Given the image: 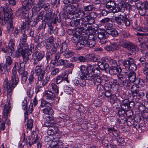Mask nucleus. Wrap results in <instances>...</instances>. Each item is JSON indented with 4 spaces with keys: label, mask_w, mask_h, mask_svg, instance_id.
Segmentation results:
<instances>
[{
    "label": "nucleus",
    "mask_w": 148,
    "mask_h": 148,
    "mask_svg": "<svg viewBox=\"0 0 148 148\" xmlns=\"http://www.w3.org/2000/svg\"><path fill=\"white\" fill-rule=\"evenodd\" d=\"M60 53L59 52H58L55 54L54 59L51 60L50 62L51 66H52V64L53 65V66H51L52 67L54 68L55 65L56 64H57V61L60 58Z\"/></svg>",
    "instance_id": "bb28decb"
},
{
    "label": "nucleus",
    "mask_w": 148,
    "mask_h": 148,
    "mask_svg": "<svg viewBox=\"0 0 148 148\" xmlns=\"http://www.w3.org/2000/svg\"><path fill=\"white\" fill-rule=\"evenodd\" d=\"M106 32L105 29H103L99 32L98 35L99 42L101 44H103L107 42V38L106 36Z\"/></svg>",
    "instance_id": "4468645a"
},
{
    "label": "nucleus",
    "mask_w": 148,
    "mask_h": 148,
    "mask_svg": "<svg viewBox=\"0 0 148 148\" xmlns=\"http://www.w3.org/2000/svg\"><path fill=\"white\" fill-rule=\"evenodd\" d=\"M27 89V93L28 96L30 98H32L34 94V90L31 85H29Z\"/></svg>",
    "instance_id": "a18cd8bd"
},
{
    "label": "nucleus",
    "mask_w": 148,
    "mask_h": 148,
    "mask_svg": "<svg viewBox=\"0 0 148 148\" xmlns=\"http://www.w3.org/2000/svg\"><path fill=\"white\" fill-rule=\"evenodd\" d=\"M145 108L147 110H148V101H146L145 102L144 105L143 104L140 105L138 107V109L140 111H145L146 109L143 110Z\"/></svg>",
    "instance_id": "37998d69"
},
{
    "label": "nucleus",
    "mask_w": 148,
    "mask_h": 148,
    "mask_svg": "<svg viewBox=\"0 0 148 148\" xmlns=\"http://www.w3.org/2000/svg\"><path fill=\"white\" fill-rule=\"evenodd\" d=\"M131 43L126 41H121L120 43V45L123 47L126 48L128 49Z\"/></svg>",
    "instance_id": "09e8293b"
},
{
    "label": "nucleus",
    "mask_w": 148,
    "mask_h": 148,
    "mask_svg": "<svg viewBox=\"0 0 148 148\" xmlns=\"http://www.w3.org/2000/svg\"><path fill=\"white\" fill-rule=\"evenodd\" d=\"M88 74V76L90 77L91 78V79L89 80L92 81L95 85H98L101 84V77L99 76H93V75L90 73Z\"/></svg>",
    "instance_id": "dca6fc26"
},
{
    "label": "nucleus",
    "mask_w": 148,
    "mask_h": 148,
    "mask_svg": "<svg viewBox=\"0 0 148 148\" xmlns=\"http://www.w3.org/2000/svg\"><path fill=\"white\" fill-rule=\"evenodd\" d=\"M44 86H40V85L36 84V92L38 93V92L42 91L43 89H44Z\"/></svg>",
    "instance_id": "680f3d73"
},
{
    "label": "nucleus",
    "mask_w": 148,
    "mask_h": 148,
    "mask_svg": "<svg viewBox=\"0 0 148 148\" xmlns=\"http://www.w3.org/2000/svg\"><path fill=\"white\" fill-rule=\"evenodd\" d=\"M43 8L46 11L45 18L46 19L53 18V15L52 14V10L50 8V6L48 3H44Z\"/></svg>",
    "instance_id": "f8f14e48"
},
{
    "label": "nucleus",
    "mask_w": 148,
    "mask_h": 148,
    "mask_svg": "<svg viewBox=\"0 0 148 148\" xmlns=\"http://www.w3.org/2000/svg\"><path fill=\"white\" fill-rule=\"evenodd\" d=\"M45 114V117L46 118H47V121L44 123L45 126L46 127H51L49 128L48 131H51L54 133L57 132L58 131V128L56 127L53 126L54 118L52 116L54 112H43Z\"/></svg>",
    "instance_id": "39448f33"
},
{
    "label": "nucleus",
    "mask_w": 148,
    "mask_h": 148,
    "mask_svg": "<svg viewBox=\"0 0 148 148\" xmlns=\"http://www.w3.org/2000/svg\"><path fill=\"white\" fill-rule=\"evenodd\" d=\"M145 42H141L139 45V46L142 48H143L145 49L144 50H141V52L143 54V55L145 54V57H147V56H148V53L146 52V50L148 49V45L145 44Z\"/></svg>",
    "instance_id": "cd10ccee"
},
{
    "label": "nucleus",
    "mask_w": 148,
    "mask_h": 148,
    "mask_svg": "<svg viewBox=\"0 0 148 148\" xmlns=\"http://www.w3.org/2000/svg\"><path fill=\"white\" fill-rule=\"evenodd\" d=\"M19 64L20 65L19 69H18V73L20 74H23L26 71H25V64L21 60H19Z\"/></svg>",
    "instance_id": "7c9ffc66"
},
{
    "label": "nucleus",
    "mask_w": 148,
    "mask_h": 148,
    "mask_svg": "<svg viewBox=\"0 0 148 148\" xmlns=\"http://www.w3.org/2000/svg\"><path fill=\"white\" fill-rule=\"evenodd\" d=\"M117 100L116 96L114 95H112L110 97L109 101L110 103L113 104L116 102Z\"/></svg>",
    "instance_id": "0e129e2a"
},
{
    "label": "nucleus",
    "mask_w": 148,
    "mask_h": 148,
    "mask_svg": "<svg viewBox=\"0 0 148 148\" xmlns=\"http://www.w3.org/2000/svg\"><path fill=\"white\" fill-rule=\"evenodd\" d=\"M23 35L21 39V43L19 44L18 48H24V49H27V44L25 43L27 39V35L23 33Z\"/></svg>",
    "instance_id": "a211bd4d"
},
{
    "label": "nucleus",
    "mask_w": 148,
    "mask_h": 148,
    "mask_svg": "<svg viewBox=\"0 0 148 148\" xmlns=\"http://www.w3.org/2000/svg\"><path fill=\"white\" fill-rule=\"evenodd\" d=\"M134 61V60L131 58H129L128 60H125L122 61L123 65L127 69H129L131 64Z\"/></svg>",
    "instance_id": "393cba45"
},
{
    "label": "nucleus",
    "mask_w": 148,
    "mask_h": 148,
    "mask_svg": "<svg viewBox=\"0 0 148 148\" xmlns=\"http://www.w3.org/2000/svg\"><path fill=\"white\" fill-rule=\"evenodd\" d=\"M74 53L69 50L66 51L64 53L63 56L66 58H69L73 56Z\"/></svg>",
    "instance_id": "603ef678"
},
{
    "label": "nucleus",
    "mask_w": 148,
    "mask_h": 148,
    "mask_svg": "<svg viewBox=\"0 0 148 148\" xmlns=\"http://www.w3.org/2000/svg\"><path fill=\"white\" fill-rule=\"evenodd\" d=\"M45 53L43 52H38L35 51L32 55V59L34 60L33 63L34 65L36 64L44 57Z\"/></svg>",
    "instance_id": "9d476101"
},
{
    "label": "nucleus",
    "mask_w": 148,
    "mask_h": 148,
    "mask_svg": "<svg viewBox=\"0 0 148 148\" xmlns=\"http://www.w3.org/2000/svg\"><path fill=\"white\" fill-rule=\"evenodd\" d=\"M108 34L112 35L113 37H116L118 35V32L114 29L112 28L108 33Z\"/></svg>",
    "instance_id": "13d9d810"
},
{
    "label": "nucleus",
    "mask_w": 148,
    "mask_h": 148,
    "mask_svg": "<svg viewBox=\"0 0 148 148\" xmlns=\"http://www.w3.org/2000/svg\"><path fill=\"white\" fill-rule=\"evenodd\" d=\"M60 17L59 16H56L55 17V19L54 21H53V18L46 19L48 26V31L49 34H56L57 33L58 29L56 28L55 29H53V27L51 24L53 22L54 24H56L57 21L59 23L61 21L60 20L59 18Z\"/></svg>",
    "instance_id": "0eeeda50"
},
{
    "label": "nucleus",
    "mask_w": 148,
    "mask_h": 148,
    "mask_svg": "<svg viewBox=\"0 0 148 148\" xmlns=\"http://www.w3.org/2000/svg\"><path fill=\"white\" fill-rule=\"evenodd\" d=\"M40 106L42 107H45L44 108L45 111H51V104L43 100L41 101Z\"/></svg>",
    "instance_id": "412c9836"
},
{
    "label": "nucleus",
    "mask_w": 148,
    "mask_h": 148,
    "mask_svg": "<svg viewBox=\"0 0 148 148\" xmlns=\"http://www.w3.org/2000/svg\"><path fill=\"white\" fill-rule=\"evenodd\" d=\"M128 50L131 51L132 53H136L138 51V48L137 46L131 43Z\"/></svg>",
    "instance_id": "79ce46f5"
},
{
    "label": "nucleus",
    "mask_w": 148,
    "mask_h": 148,
    "mask_svg": "<svg viewBox=\"0 0 148 148\" xmlns=\"http://www.w3.org/2000/svg\"><path fill=\"white\" fill-rule=\"evenodd\" d=\"M95 41L93 38L88 40V47H92L95 45Z\"/></svg>",
    "instance_id": "864d4df0"
},
{
    "label": "nucleus",
    "mask_w": 148,
    "mask_h": 148,
    "mask_svg": "<svg viewBox=\"0 0 148 148\" xmlns=\"http://www.w3.org/2000/svg\"><path fill=\"white\" fill-rule=\"evenodd\" d=\"M109 63L111 66H118L116 61L110 58Z\"/></svg>",
    "instance_id": "338daca9"
},
{
    "label": "nucleus",
    "mask_w": 148,
    "mask_h": 148,
    "mask_svg": "<svg viewBox=\"0 0 148 148\" xmlns=\"http://www.w3.org/2000/svg\"><path fill=\"white\" fill-rule=\"evenodd\" d=\"M68 62V61L62 59H60L57 61V66H58L66 65Z\"/></svg>",
    "instance_id": "49530a36"
},
{
    "label": "nucleus",
    "mask_w": 148,
    "mask_h": 148,
    "mask_svg": "<svg viewBox=\"0 0 148 148\" xmlns=\"http://www.w3.org/2000/svg\"><path fill=\"white\" fill-rule=\"evenodd\" d=\"M42 69L40 66H36L35 69V73L37 74H39L41 73Z\"/></svg>",
    "instance_id": "774afa93"
},
{
    "label": "nucleus",
    "mask_w": 148,
    "mask_h": 148,
    "mask_svg": "<svg viewBox=\"0 0 148 148\" xmlns=\"http://www.w3.org/2000/svg\"><path fill=\"white\" fill-rule=\"evenodd\" d=\"M97 16V14L96 12H92L88 15L86 16L84 18L85 23H81L82 26L84 27L85 33H88L90 32L92 30V24L95 22V19Z\"/></svg>",
    "instance_id": "20e7f679"
},
{
    "label": "nucleus",
    "mask_w": 148,
    "mask_h": 148,
    "mask_svg": "<svg viewBox=\"0 0 148 148\" xmlns=\"http://www.w3.org/2000/svg\"><path fill=\"white\" fill-rule=\"evenodd\" d=\"M33 124V120L30 119L29 120H28L27 123V128L29 129V130L32 129Z\"/></svg>",
    "instance_id": "4d7b16f0"
},
{
    "label": "nucleus",
    "mask_w": 148,
    "mask_h": 148,
    "mask_svg": "<svg viewBox=\"0 0 148 148\" xmlns=\"http://www.w3.org/2000/svg\"><path fill=\"white\" fill-rule=\"evenodd\" d=\"M116 17H119L121 19H122L123 20L125 19L126 18V16L125 13L123 12H121L118 13L117 14V16Z\"/></svg>",
    "instance_id": "69168bd1"
},
{
    "label": "nucleus",
    "mask_w": 148,
    "mask_h": 148,
    "mask_svg": "<svg viewBox=\"0 0 148 148\" xmlns=\"http://www.w3.org/2000/svg\"><path fill=\"white\" fill-rule=\"evenodd\" d=\"M14 41L13 39H11L9 40L8 47L9 48L8 52L10 53V55H12L13 52L14 51Z\"/></svg>",
    "instance_id": "a878e982"
},
{
    "label": "nucleus",
    "mask_w": 148,
    "mask_h": 148,
    "mask_svg": "<svg viewBox=\"0 0 148 148\" xmlns=\"http://www.w3.org/2000/svg\"><path fill=\"white\" fill-rule=\"evenodd\" d=\"M28 73L27 72H25L21 76L22 83L23 84L25 83L27 79V75Z\"/></svg>",
    "instance_id": "bf43d9fd"
},
{
    "label": "nucleus",
    "mask_w": 148,
    "mask_h": 148,
    "mask_svg": "<svg viewBox=\"0 0 148 148\" xmlns=\"http://www.w3.org/2000/svg\"><path fill=\"white\" fill-rule=\"evenodd\" d=\"M121 72V69L119 66H111L110 67L109 72L111 75H116Z\"/></svg>",
    "instance_id": "f3484780"
},
{
    "label": "nucleus",
    "mask_w": 148,
    "mask_h": 148,
    "mask_svg": "<svg viewBox=\"0 0 148 148\" xmlns=\"http://www.w3.org/2000/svg\"><path fill=\"white\" fill-rule=\"evenodd\" d=\"M24 48H18L16 52V56L18 57L22 56L23 60L24 62H27L29 59V55L25 53V50Z\"/></svg>",
    "instance_id": "1a4fd4ad"
},
{
    "label": "nucleus",
    "mask_w": 148,
    "mask_h": 148,
    "mask_svg": "<svg viewBox=\"0 0 148 148\" xmlns=\"http://www.w3.org/2000/svg\"><path fill=\"white\" fill-rule=\"evenodd\" d=\"M68 74H64V76L62 75H59L57 76L56 78V82L57 84H59L62 82L63 80H65L67 81L68 82L67 80Z\"/></svg>",
    "instance_id": "4be33fe9"
},
{
    "label": "nucleus",
    "mask_w": 148,
    "mask_h": 148,
    "mask_svg": "<svg viewBox=\"0 0 148 148\" xmlns=\"http://www.w3.org/2000/svg\"><path fill=\"white\" fill-rule=\"evenodd\" d=\"M123 8H124L121 4H118L117 6L115 7V8L113 12L115 13L119 12H123L124 10Z\"/></svg>",
    "instance_id": "ea45409f"
},
{
    "label": "nucleus",
    "mask_w": 148,
    "mask_h": 148,
    "mask_svg": "<svg viewBox=\"0 0 148 148\" xmlns=\"http://www.w3.org/2000/svg\"><path fill=\"white\" fill-rule=\"evenodd\" d=\"M5 58L6 60L5 65L8 66H9L12 63V59L10 56H5Z\"/></svg>",
    "instance_id": "8fccbe9b"
},
{
    "label": "nucleus",
    "mask_w": 148,
    "mask_h": 148,
    "mask_svg": "<svg viewBox=\"0 0 148 148\" xmlns=\"http://www.w3.org/2000/svg\"><path fill=\"white\" fill-rule=\"evenodd\" d=\"M110 79L109 83L112 86V88L114 91L118 90L119 88V85L117 80L111 78Z\"/></svg>",
    "instance_id": "6ab92c4d"
},
{
    "label": "nucleus",
    "mask_w": 148,
    "mask_h": 148,
    "mask_svg": "<svg viewBox=\"0 0 148 148\" xmlns=\"http://www.w3.org/2000/svg\"><path fill=\"white\" fill-rule=\"evenodd\" d=\"M53 40L52 38H50L49 40L46 42L45 46L46 48L47 49H50L53 46Z\"/></svg>",
    "instance_id": "c03bdc74"
},
{
    "label": "nucleus",
    "mask_w": 148,
    "mask_h": 148,
    "mask_svg": "<svg viewBox=\"0 0 148 148\" xmlns=\"http://www.w3.org/2000/svg\"><path fill=\"white\" fill-rule=\"evenodd\" d=\"M55 97V95L50 91H47L45 92L44 97L47 99L52 100Z\"/></svg>",
    "instance_id": "5701e85b"
},
{
    "label": "nucleus",
    "mask_w": 148,
    "mask_h": 148,
    "mask_svg": "<svg viewBox=\"0 0 148 148\" xmlns=\"http://www.w3.org/2000/svg\"><path fill=\"white\" fill-rule=\"evenodd\" d=\"M115 6V3L113 1H110L107 2L106 7L108 9L109 12H113Z\"/></svg>",
    "instance_id": "b1692460"
},
{
    "label": "nucleus",
    "mask_w": 148,
    "mask_h": 148,
    "mask_svg": "<svg viewBox=\"0 0 148 148\" xmlns=\"http://www.w3.org/2000/svg\"><path fill=\"white\" fill-rule=\"evenodd\" d=\"M127 76L129 81L131 82H135L136 79V76L134 71L130 72Z\"/></svg>",
    "instance_id": "f704fd0d"
},
{
    "label": "nucleus",
    "mask_w": 148,
    "mask_h": 148,
    "mask_svg": "<svg viewBox=\"0 0 148 148\" xmlns=\"http://www.w3.org/2000/svg\"><path fill=\"white\" fill-rule=\"evenodd\" d=\"M53 54L52 53L51 51H48L47 52L46 55V57L47 62L51 59L52 55Z\"/></svg>",
    "instance_id": "052dcab7"
},
{
    "label": "nucleus",
    "mask_w": 148,
    "mask_h": 148,
    "mask_svg": "<svg viewBox=\"0 0 148 148\" xmlns=\"http://www.w3.org/2000/svg\"><path fill=\"white\" fill-rule=\"evenodd\" d=\"M35 0H21V2L24 6L18 9L15 13L16 16L22 15L23 18L27 17L28 16V11L35 4Z\"/></svg>",
    "instance_id": "f03ea898"
},
{
    "label": "nucleus",
    "mask_w": 148,
    "mask_h": 148,
    "mask_svg": "<svg viewBox=\"0 0 148 148\" xmlns=\"http://www.w3.org/2000/svg\"><path fill=\"white\" fill-rule=\"evenodd\" d=\"M85 29L84 27L82 26L81 27H77L75 28V33L73 34V36L71 40L72 41L76 44V46H77V43L78 42L79 40L81 39V37L80 35L82 33H84L87 34H90V32H89L88 33H85Z\"/></svg>",
    "instance_id": "423d86ee"
},
{
    "label": "nucleus",
    "mask_w": 148,
    "mask_h": 148,
    "mask_svg": "<svg viewBox=\"0 0 148 148\" xmlns=\"http://www.w3.org/2000/svg\"><path fill=\"white\" fill-rule=\"evenodd\" d=\"M86 72L87 74L90 73L93 75V76H99L100 73V71L97 65H92L88 64L86 67Z\"/></svg>",
    "instance_id": "6e6552de"
},
{
    "label": "nucleus",
    "mask_w": 148,
    "mask_h": 148,
    "mask_svg": "<svg viewBox=\"0 0 148 148\" xmlns=\"http://www.w3.org/2000/svg\"><path fill=\"white\" fill-rule=\"evenodd\" d=\"M56 143L54 144L55 146H56L58 148H65L63 146V144L62 142L59 140H58V142L56 141Z\"/></svg>",
    "instance_id": "e2e57ef3"
},
{
    "label": "nucleus",
    "mask_w": 148,
    "mask_h": 148,
    "mask_svg": "<svg viewBox=\"0 0 148 148\" xmlns=\"http://www.w3.org/2000/svg\"><path fill=\"white\" fill-rule=\"evenodd\" d=\"M49 77L47 76L44 79L40 81H38L36 84L40 85V86L41 85L44 86L46 85L49 81Z\"/></svg>",
    "instance_id": "4c0bfd02"
},
{
    "label": "nucleus",
    "mask_w": 148,
    "mask_h": 148,
    "mask_svg": "<svg viewBox=\"0 0 148 148\" xmlns=\"http://www.w3.org/2000/svg\"><path fill=\"white\" fill-rule=\"evenodd\" d=\"M140 90V87L137 84L133 85L131 88V90L132 95L138 93Z\"/></svg>",
    "instance_id": "473e14b6"
},
{
    "label": "nucleus",
    "mask_w": 148,
    "mask_h": 148,
    "mask_svg": "<svg viewBox=\"0 0 148 148\" xmlns=\"http://www.w3.org/2000/svg\"><path fill=\"white\" fill-rule=\"evenodd\" d=\"M97 65L101 70H106V69H108L109 67L108 64L106 63H104L102 62H99L98 64Z\"/></svg>",
    "instance_id": "e433bc0d"
},
{
    "label": "nucleus",
    "mask_w": 148,
    "mask_h": 148,
    "mask_svg": "<svg viewBox=\"0 0 148 148\" xmlns=\"http://www.w3.org/2000/svg\"><path fill=\"white\" fill-rule=\"evenodd\" d=\"M137 35L138 36H140L138 38V40L140 42H145L146 39H147V37L145 36L148 35V34H143L140 33H138Z\"/></svg>",
    "instance_id": "c756f323"
},
{
    "label": "nucleus",
    "mask_w": 148,
    "mask_h": 148,
    "mask_svg": "<svg viewBox=\"0 0 148 148\" xmlns=\"http://www.w3.org/2000/svg\"><path fill=\"white\" fill-rule=\"evenodd\" d=\"M51 85L53 91L56 94H58L59 93L58 87L54 83H52Z\"/></svg>",
    "instance_id": "de8ad7c7"
},
{
    "label": "nucleus",
    "mask_w": 148,
    "mask_h": 148,
    "mask_svg": "<svg viewBox=\"0 0 148 148\" xmlns=\"http://www.w3.org/2000/svg\"><path fill=\"white\" fill-rule=\"evenodd\" d=\"M93 8V7L91 5L84 6V10H80L79 12V15L81 16V17H84L85 18L86 16L89 14V12L92 10Z\"/></svg>",
    "instance_id": "2eb2a0df"
},
{
    "label": "nucleus",
    "mask_w": 148,
    "mask_h": 148,
    "mask_svg": "<svg viewBox=\"0 0 148 148\" xmlns=\"http://www.w3.org/2000/svg\"><path fill=\"white\" fill-rule=\"evenodd\" d=\"M81 73L79 74V79L74 80L73 81L74 85L77 87L81 86L82 87H84L86 85V80L91 79L90 77L88 76V74L86 73V67L85 66L82 65L79 68Z\"/></svg>",
    "instance_id": "7ed1b4c3"
},
{
    "label": "nucleus",
    "mask_w": 148,
    "mask_h": 148,
    "mask_svg": "<svg viewBox=\"0 0 148 148\" xmlns=\"http://www.w3.org/2000/svg\"><path fill=\"white\" fill-rule=\"evenodd\" d=\"M97 56L93 54H87L86 56V58L89 61L95 62L97 60V58L96 56Z\"/></svg>",
    "instance_id": "58836bf2"
},
{
    "label": "nucleus",
    "mask_w": 148,
    "mask_h": 148,
    "mask_svg": "<svg viewBox=\"0 0 148 148\" xmlns=\"http://www.w3.org/2000/svg\"><path fill=\"white\" fill-rule=\"evenodd\" d=\"M9 22L7 26V31L8 33L11 34L13 33V31L14 29L13 22L12 19H11Z\"/></svg>",
    "instance_id": "2f4dec72"
},
{
    "label": "nucleus",
    "mask_w": 148,
    "mask_h": 148,
    "mask_svg": "<svg viewBox=\"0 0 148 148\" xmlns=\"http://www.w3.org/2000/svg\"><path fill=\"white\" fill-rule=\"evenodd\" d=\"M17 70L14 68L12 70L11 75L10 83L4 82V87L8 90L7 96L9 98L12 95L13 89L16 87L19 82V78L17 74Z\"/></svg>",
    "instance_id": "f257e3e1"
},
{
    "label": "nucleus",
    "mask_w": 148,
    "mask_h": 148,
    "mask_svg": "<svg viewBox=\"0 0 148 148\" xmlns=\"http://www.w3.org/2000/svg\"><path fill=\"white\" fill-rule=\"evenodd\" d=\"M44 12H41L38 15L37 17L34 19V22H35L36 24L39 21L41 20L43 18Z\"/></svg>",
    "instance_id": "6e6d98bb"
},
{
    "label": "nucleus",
    "mask_w": 148,
    "mask_h": 148,
    "mask_svg": "<svg viewBox=\"0 0 148 148\" xmlns=\"http://www.w3.org/2000/svg\"><path fill=\"white\" fill-rule=\"evenodd\" d=\"M88 40L87 38H82L81 37V39L77 43V47L78 48H83L85 46L88 47Z\"/></svg>",
    "instance_id": "aec40b11"
},
{
    "label": "nucleus",
    "mask_w": 148,
    "mask_h": 148,
    "mask_svg": "<svg viewBox=\"0 0 148 148\" xmlns=\"http://www.w3.org/2000/svg\"><path fill=\"white\" fill-rule=\"evenodd\" d=\"M110 46L113 51L118 49H119L118 45L114 41L110 42Z\"/></svg>",
    "instance_id": "5fc2aeb1"
},
{
    "label": "nucleus",
    "mask_w": 148,
    "mask_h": 148,
    "mask_svg": "<svg viewBox=\"0 0 148 148\" xmlns=\"http://www.w3.org/2000/svg\"><path fill=\"white\" fill-rule=\"evenodd\" d=\"M8 66L3 63L0 64V72L3 74H7L8 73Z\"/></svg>",
    "instance_id": "72a5a7b5"
},
{
    "label": "nucleus",
    "mask_w": 148,
    "mask_h": 148,
    "mask_svg": "<svg viewBox=\"0 0 148 148\" xmlns=\"http://www.w3.org/2000/svg\"><path fill=\"white\" fill-rule=\"evenodd\" d=\"M9 98V100L8 103V104L6 103L5 104L4 107H3V108H4L3 111H11L12 110V106L11 105L10 103V101L11 100L10 97L9 98Z\"/></svg>",
    "instance_id": "a19ab883"
},
{
    "label": "nucleus",
    "mask_w": 148,
    "mask_h": 148,
    "mask_svg": "<svg viewBox=\"0 0 148 148\" xmlns=\"http://www.w3.org/2000/svg\"><path fill=\"white\" fill-rule=\"evenodd\" d=\"M122 104L121 105V107L123 111H128L129 110H128L129 108H131L130 106V104L132 103V106H134V102L131 101L130 102L127 99H125L122 101Z\"/></svg>",
    "instance_id": "ddd939ff"
},
{
    "label": "nucleus",
    "mask_w": 148,
    "mask_h": 148,
    "mask_svg": "<svg viewBox=\"0 0 148 148\" xmlns=\"http://www.w3.org/2000/svg\"><path fill=\"white\" fill-rule=\"evenodd\" d=\"M76 9V7L73 5L65 6L63 8L64 14L68 17L69 15H72L73 14Z\"/></svg>",
    "instance_id": "9b49d317"
},
{
    "label": "nucleus",
    "mask_w": 148,
    "mask_h": 148,
    "mask_svg": "<svg viewBox=\"0 0 148 148\" xmlns=\"http://www.w3.org/2000/svg\"><path fill=\"white\" fill-rule=\"evenodd\" d=\"M137 7L139 9H148V5L147 3V1H146L144 2H140L138 3L137 5Z\"/></svg>",
    "instance_id": "c9c22d12"
},
{
    "label": "nucleus",
    "mask_w": 148,
    "mask_h": 148,
    "mask_svg": "<svg viewBox=\"0 0 148 148\" xmlns=\"http://www.w3.org/2000/svg\"><path fill=\"white\" fill-rule=\"evenodd\" d=\"M130 82L129 81L125 80L122 82V85L125 89H127L130 88L131 84Z\"/></svg>",
    "instance_id": "3c124183"
},
{
    "label": "nucleus",
    "mask_w": 148,
    "mask_h": 148,
    "mask_svg": "<svg viewBox=\"0 0 148 148\" xmlns=\"http://www.w3.org/2000/svg\"><path fill=\"white\" fill-rule=\"evenodd\" d=\"M44 5V3L43 1H39L36 5L34 7L33 10L36 12H38L43 8Z\"/></svg>",
    "instance_id": "c85d7f7f"
}]
</instances>
